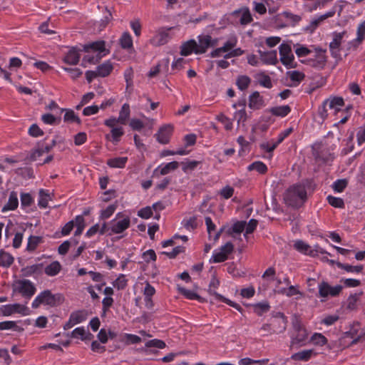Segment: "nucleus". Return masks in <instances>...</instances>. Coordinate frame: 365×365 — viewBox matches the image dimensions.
<instances>
[{"label": "nucleus", "instance_id": "13d9d810", "mask_svg": "<svg viewBox=\"0 0 365 365\" xmlns=\"http://www.w3.org/2000/svg\"><path fill=\"white\" fill-rule=\"evenodd\" d=\"M63 120L65 122L68 123H80V119L75 114L74 111L72 110H66V113L63 116Z\"/></svg>", "mask_w": 365, "mask_h": 365}, {"label": "nucleus", "instance_id": "338daca9", "mask_svg": "<svg viewBox=\"0 0 365 365\" xmlns=\"http://www.w3.org/2000/svg\"><path fill=\"white\" fill-rule=\"evenodd\" d=\"M258 222L255 219H251L248 223L246 222L245 225V233L244 236L247 237L248 234H251L254 232L257 226Z\"/></svg>", "mask_w": 365, "mask_h": 365}, {"label": "nucleus", "instance_id": "0eeeda50", "mask_svg": "<svg viewBox=\"0 0 365 365\" xmlns=\"http://www.w3.org/2000/svg\"><path fill=\"white\" fill-rule=\"evenodd\" d=\"M234 250V245L228 242L220 249L214 250L212 257L210 259V263H219L227 259L228 255Z\"/></svg>", "mask_w": 365, "mask_h": 365}, {"label": "nucleus", "instance_id": "ddd939ff", "mask_svg": "<svg viewBox=\"0 0 365 365\" xmlns=\"http://www.w3.org/2000/svg\"><path fill=\"white\" fill-rule=\"evenodd\" d=\"M294 329L297 333L293 337H292L291 344L292 346H304L307 344L309 335L307 330L299 324L294 325Z\"/></svg>", "mask_w": 365, "mask_h": 365}, {"label": "nucleus", "instance_id": "8fccbe9b", "mask_svg": "<svg viewBox=\"0 0 365 365\" xmlns=\"http://www.w3.org/2000/svg\"><path fill=\"white\" fill-rule=\"evenodd\" d=\"M128 280L125 275L120 274L115 280L113 282V286L118 290L124 289L127 286Z\"/></svg>", "mask_w": 365, "mask_h": 365}, {"label": "nucleus", "instance_id": "20e7f679", "mask_svg": "<svg viewBox=\"0 0 365 365\" xmlns=\"http://www.w3.org/2000/svg\"><path fill=\"white\" fill-rule=\"evenodd\" d=\"M279 60L287 68H292L297 66L294 61L292 47L286 43H282L279 46Z\"/></svg>", "mask_w": 365, "mask_h": 365}, {"label": "nucleus", "instance_id": "dca6fc26", "mask_svg": "<svg viewBox=\"0 0 365 365\" xmlns=\"http://www.w3.org/2000/svg\"><path fill=\"white\" fill-rule=\"evenodd\" d=\"M356 35V38L349 42V48L356 49L365 40V22L358 25Z\"/></svg>", "mask_w": 365, "mask_h": 365}, {"label": "nucleus", "instance_id": "bf43d9fd", "mask_svg": "<svg viewBox=\"0 0 365 365\" xmlns=\"http://www.w3.org/2000/svg\"><path fill=\"white\" fill-rule=\"evenodd\" d=\"M282 15L292 26L298 24L302 19L300 16L288 11L283 12Z\"/></svg>", "mask_w": 365, "mask_h": 365}, {"label": "nucleus", "instance_id": "58836bf2", "mask_svg": "<svg viewBox=\"0 0 365 365\" xmlns=\"http://www.w3.org/2000/svg\"><path fill=\"white\" fill-rule=\"evenodd\" d=\"M122 337L123 338L120 341H125V345L139 344L142 341L140 336L132 334L125 333L122 336Z\"/></svg>", "mask_w": 365, "mask_h": 365}, {"label": "nucleus", "instance_id": "49530a36", "mask_svg": "<svg viewBox=\"0 0 365 365\" xmlns=\"http://www.w3.org/2000/svg\"><path fill=\"white\" fill-rule=\"evenodd\" d=\"M120 43L123 48H130L133 47V39L130 34L128 32L123 34L120 38Z\"/></svg>", "mask_w": 365, "mask_h": 365}, {"label": "nucleus", "instance_id": "ea45409f", "mask_svg": "<svg viewBox=\"0 0 365 365\" xmlns=\"http://www.w3.org/2000/svg\"><path fill=\"white\" fill-rule=\"evenodd\" d=\"M210 292L212 294H213L216 297V299H219V300H220V301H222V302L229 304L230 306L235 308L239 312H242V308L241 307V306L240 304H237V303H235V302H232V301H231V300L224 297L223 296H222L221 294H218V293H217L215 292H212L210 288Z\"/></svg>", "mask_w": 365, "mask_h": 365}, {"label": "nucleus", "instance_id": "f257e3e1", "mask_svg": "<svg viewBox=\"0 0 365 365\" xmlns=\"http://www.w3.org/2000/svg\"><path fill=\"white\" fill-rule=\"evenodd\" d=\"M307 197L306 185L303 183L295 184L290 186L284 195L285 202L292 207L301 205L307 200Z\"/></svg>", "mask_w": 365, "mask_h": 365}, {"label": "nucleus", "instance_id": "2f4dec72", "mask_svg": "<svg viewBox=\"0 0 365 365\" xmlns=\"http://www.w3.org/2000/svg\"><path fill=\"white\" fill-rule=\"evenodd\" d=\"M291 111V108L286 106H275L270 108L269 112L275 116L284 118L287 116Z\"/></svg>", "mask_w": 365, "mask_h": 365}, {"label": "nucleus", "instance_id": "e2e57ef3", "mask_svg": "<svg viewBox=\"0 0 365 365\" xmlns=\"http://www.w3.org/2000/svg\"><path fill=\"white\" fill-rule=\"evenodd\" d=\"M178 290L180 294L185 296L188 299H197L199 296L194 291L185 289L184 287H179Z\"/></svg>", "mask_w": 365, "mask_h": 365}, {"label": "nucleus", "instance_id": "c9c22d12", "mask_svg": "<svg viewBox=\"0 0 365 365\" xmlns=\"http://www.w3.org/2000/svg\"><path fill=\"white\" fill-rule=\"evenodd\" d=\"M294 248L301 253L305 255H312L311 247L302 240H297L294 243Z\"/></svg>", "mask_w": 365, "mask_h": 365}, {"label": "nucleus", "instance_id": "c756f323", "mask_svg": "<svg viewBox=\"0 0 365 365\" xmlns=\"http://www.w3.org/2000/svg\"><path fill=\"white\" fill-rule=\"evenodd\" d=\"M61 270V265L59 262L53 261L48 264L44 269L45 274L49 277L57 275Z\"/></svg>", "mask_w": 365, "mask_h": 365}, {"label": "nucleus", "instance_id": "9d476101", "mask_svg": "<svg viewBox=\"0 0 365 365\" xmlns=\"http://www.w3.org/2000/svg\"><path fill=\"white\" fill-rule=\"evenodd\" d=\"M197 50L195 54L205 53L209 48L217 46V38H212L210 35H199L197 36Z\"/></svg>", "mask_w": 365, "mask_h": 365}, {"label": "nucleus", "instance_id": "de8ad7c7", "mask_svg": "<svg viewBox=\"0 0 365 365\" xmlns=\"http://www.w3.org/2000/svg\"><path fill=\"white\" fill-rule=\"evenodd\" d=\"M91 335L87 333L83 327H79L73 329L71 333V336L75 339H81V340L86 339V335Z\"/></svg>", "mask_w": 365, "mask_h": 365}, {"label": "nucleus", "instance_id": "393cba45", "mask_svg": "<svg viewBox=\"0 0 365 365\" xmlns=\"http://www.w3.org/2000/svg\"><path fill=\"white\" fill-rule=\"evenodd\" d=\"M80 53L77 48H71L63 58L65 63L70 65H76L80 60Z\"/></svg>", "mask_w": 365, "mask_h": 365}, {"label": "nucleus", "instance_id": "37998d69", "mask_svg": "<svg viewBox=\"0 0 365 365\" xmlns=\"http://www.w3.org/2000/svg\"><path fill=\"white\" fill-rule=\"evenodd\" d=\"M251 82V79L249 76L245 75H242L237 77L236 81V85L237 88L241 90L244 91L248 88Z\"/></svg>", "mask_w": 365, "mask_h": 365}, {"label": "nucleus", "instance_id": "f8f14e48", "mask_svg": "<svg viewBox=\"0 0 365 365\" xmlns=\"http://www.w3.org/2000/svg\"><path fill=\"white\" fill-rule=\"evenodd\" d=\"M83 50L86 52H89L90 51L98 52V59H101L109 53V50L106 48V42L104 41H97L85 44Z\"/></svg>", "mask_w": 365, "mask_h": 365}, {"label": "nucleus", "instance_id": "4c0bfd02", "mask_svg": "<svg viewBox=\"0 0 365 365\" xmlns=\"http://www.w3.org/2000/svg\"><path fill=\"white\" fill-rule=\"evenodd\" d=\"M247 170L249 171L256 170L259 174H264L267 171V167L261 161H255L247 167Z\"/></svg>", "mask_w": 365, "mask_h": 365}, {"label": "nucleus", "instance_id": "1a4fd4ad", "mask_svg": "<svg viewBox=\"0 0 365 365\" xmlns=\"http://www.w3.org/2000/svg\"><path fill=\"white\" fill-rule=\"evenodd\" d=\"M346 34L345 31L332 33V41L329 43V47L331 56L334 58H339L341 56V45Z\"/></svg>", "mask_w": 365, "mask_h": 365}, {"label": "nucleus", "instance_id": "774afa93", "mask_svg": "<svg viewBox=\"0 0 365 365\" xmlns=\"http://www.w3.org/2000/svg\"><path fill=\"white\" fill-rule=\"evenodd\" d=\"M29 134L34 138L40 137L43 135V130L36 124H32L29 129Z\"/></svg>", "mask_w": 365, "mask_h": 365}, {"label": "nucleus", "instance_id": "09e8293b", "mask_svg": "<svg viewBox=\"0 0 365 365\" xmlns=\"http://www.w3.org/2000/svg\"><path fill=\"white\" fill-rule=\"evenodd\" d=\"M237 43V38L235 36L230 37L224 44L221 46V50L227 53L234 48Z\"/></svg>", "mask_w": 365, "mask_h": 365}, {"label": "nucleus", "instance_id": "9b49d317", "mask_svg": "<svg viewBox=\"0 0 365 365\" xmlns=\"http://www.w3.org/2000/svg\"><path fill=\"white\" fill-rule=\"evenodd\" d=\"M15 290L21 293L24 297L30 299L36 292L34 284L28 279H23L16 282Z\"/></svg>", "mask_w": 365, "mask_h": 365}, {"label": "nucleus", "instance_id": "680f3d73", "mask_svg": "<svg viewBox=\"0 0 365 365\" xmlns=\"http://www.w3.org/2000/svg\"><path fill=\"white\" fill-rule=\"evenodd\" d=\"M295 46V53L299 58L305 57L312 53V51L304 45L297 44Z\"/></svg>", "mask_w": 365, "mask_h": 365}, {"label": "nucleus", "instance_id": "6e6d98bb", "mask_svg": "<svg viewBox=\"0 0 365 365\" xmlns=\"http://www.w3.org/2000/svg\"><path fill=\"white\" fill-rule=\"evenodd\" d=\"M124 78L126 83V88H131L133 85V70L131 67L126 68L123 73Z\"/></svg>", "mask_w": 365, "mask_h": 365}, {"label": "nucleus", "instance_id": "052dcab7", "mask_svg": "<svg viewBox=\"0 0 365 365\" xmlns=\"http://www.w3.org/2000/svg\"><path fill=\"white\" fill-rule=\"evenodd\" d=\"M279 292L289 297L297 294H302L297 287L293 285H289L287 289H282Z\"/></svg>", "mask_w": 365, "mask_h": 365}, {"label": "nucleus", "instance_id": "cd10ccee", "mask_svg": "<svg viewBox=\"0 0 365 365\" xmlns=\"http://www.w3.org/2000/svg\"><path fill=\"white\" fill-rule=\"evenodd\" d=\"M130 113V106L128 103H124L119 112V115L115 118V122L125 125L128 119Z\"/></svg>", "mask_w": 365, "mask_h": 365}, {"label": "nucleus", "instance_id": "7ed1b4c3", "mask_svg": "<svg viewBox=\"0 0 365 365\" xmlns=\"http://www.w3.org/2000/svg\"><path fill=\"white\" fill-rule=\"evenodd\" d=\"M118 123L115 122V117H110L104 121V125L110 128V133L106 134L105 138L114 144H117L124 135L123 128L122 126H116Z\"/></svg>", "mask_w": 365, "mask_h": 365}, {"label": "nucleus", "instance_id": "bb28decb", "mask_svg": "<svg viewBox=\"0 0 365 365\" xmlns=\"http://www.w3.org/2000/svg\"><path fill=\"white\" fill-rule=\"evenodd\" d=\"M314 354L313 349H306L292 354L291 359L295 361H307Z\"/></svg>", "mask_w": 365, "mask_h": 365}, {"label": "nucleus", "instance_id": "5701e85b", "mask_svg": "<svg viewBox=\"0 0 365 365\" xmlns=\"http://www.w3.org/2000/svg\"><path fill=\"white\" fill-rule=\"evenodd\" d=\"M19 199L17 192H11L7 203L2 207L1 212H6L9 210H14L18 207Z\"/></svg>", "mask_w": 365, "mask_h": 365}, {"label": "nucleus", "instance_id": "4be33fe9", "mask_svg": "<svg viewBox=\"0 0 365 365\" xmlns=\"http://www.w3.org/2000/svg\"><path fill=\"white\" fill-rule=\"evenodd\" d=\"M287 78L291 81L290 86L297 87L304 79L305 75L299 71H289L286 73Z\"/></svg>", "mask_w": 365, "mask_h": 365}, {"label": "nucleus", "instance_id": "473e14b6", "mask_svg": "<svg viewBox=\"0 0 365 365\" xmlns=\"http://www.w3.org/2000/svg\"><path fill=\"white\" fill-rule=\"evenodd\" d=\"M277 146V144H276L274 140L262 142L259 144L260 149L268 153L267 158L269 159L272 158V152Z\"/></svg>", "mask_w": 365, "mask_h": 365}, {"label": "nucleus", "instance_id": "a211bd4d", "mask_svg": "<svg viewBox=\"0 0 365 365\" xmlns=\"http://www.w3.org/2000/svg\"><path fill=\"white\" fill-rule=\"evenodd\" d=\"M173 126L170 124L161 127L156 134L157 140L161 144H167L172 135Z\"/></svg>", "mask_w": 365, "mask_h": 365}, {"label": "nucleus", "instance_id": "a878e982", "mask_svg": "<svg viewBox=\"0 0 365 365\" xmlns=\"http://www.w3.org/2000/svg\"><path fill=\"white\" fill-rule=\"evenodd\" d=\"M197 48L196 41L194 39L189 40L182 44L180 47V54L182 56H187L190 55L192 53H195Z\"/></svg>", "mask_w": 365, "mask_h": 365}, {"label": "nucleus", "instance_id": "a18cd8bd", "mask_svg": "<svg viewBox=\"0 0 365 365\" xmlns=\"http://www.w3.org/2000/svg\"><path fill=\"white\" fill-rule=\"evenodd\" d=\"M337 267L344 269L347 272L360 273L363 269V265L352 266L348 264L337 263Z\"/></svg>", "mask_w": 365, "mask_h": 365}, {"label": "nucleus", "instance_id": "3c124183", "mask_svg": "<svg viewBox=\"0 0 365 365\" xmlns=\"http://www.w3.org/2000/svg\"><path fill=\"white\" fill-rule=\"evenodd\" d=\"M51 150V146H49L48 145H42L41 147L38 148L36 149L33 153L31 154V159L33 160H36L37 158L44 153H47L50 152Z\"/></svg>", "mask_w": 365, "mask_h": 365}, {"label": "nucleus", "instance_id": "aec40b11", "mask_svg": "<svg viewBox=\"0 0 365 365\" xmlns=\"http://www.w3.org/2000/svg\"><path fill=\"white\" fill-rule=\"evenodd\" d=\"M260 59L265 64L276 65L278 63L277 53L276 50L262 51H259Z\"/></svg>", "mask_w": 365, "mask_h": 365}, {"label": "nucleus", "instance_id": "39448f33", "mask_svg": "<svg viewBox=\"0 0 365 365\" xmlns=\"http://www.w3.org/2000/svg\"><path fill=\"white\" fill-rule=\"evenodd\" d=\"M122 216V213L118 212L116 214L115 217L109 222L110 234H120L130 227V217L126 216L120 218Z\"/></svg>", "mask_w": 365, "mask_h": 365}, {"label": "nucleus", "instance_id": "a19ab883", "mask_svg": "<svg viewBox=\"0 0 365 365\" xmlns=\"http://www.w3.org/2000/svg\"><path fill=\"white\" fill-rule=\"evenodd\" d=\"M310 342L314 345L322 346L327 344V339L321 333H314L310 338Z\"/></svg>", "mask_w": 365, "mask_h": 365}, {"label": "nucleus", "instance_id": "6e6552de", "mask_svg": "<svg viewBox=\"0 0 365 365\" xmlns=\"http://www.w3.org/2000/svg\"><path fill=\"white\" fill-rule=\"evenodd\" d=\"M176 27H161L158 29L150 39V43L154 46H162L166 44L172 38L170 31Z\"/></svg>", "mask_w": 365, "mask_h": 365}, {"label": "nucleus", "instance_id": "2eb2a0df", "mask_svg": "<svg viewBox=\"0 0 365 365\" xmlns=\"http://www.w3.org/2000/svg\"><path fill=\"white\" fill-rule=\"evenodd\" d=\"M314 50V58L309 59L308 63L313 67L322 68L324 67L327 62L326 50L320 48H315Z\"/></svg>", "mask_w": 365, "mask_h": 365}, {"label": "nucleus", "instance_id": "e433bc0d", "mask_svg": "<svg viewBox=\"0 0 365 365\" xmlns=\"http://www.w3.org/2000/svg\"><path fill=\"white\" fill-rule=\"evenodd\" d=\"M14 262L13 256L4 250L0 251V266L9 267Z\"/></svg>", "mask_w": 365, "mask_h": 365}, {"label": "nucleus", "instance_id": "c85d7f7f", "mask_svg": "<svg viewBox=\"0 0 365 365\" xmlns=\"http://www.w3.org/2000/svg\"><path fill=\"white\" fill-rule=\"evenodd\" d=\"M113 66L110 61H105L96 68L97 74L100 77L108 76L113 71Z\"/></svg>", "mask_w": 365, "mask_h": 365}, {"label": "nucleus", "instance_id": "0e129e2a", "mask_svg": "<svg viewBox=\"0 0 365 365\" xmlns=\"http://www.w3.org/2000/svg\"><path fill=\"white\" fill-rule=\"evenodd\" d=\"M347 185V181L345 179L337 180L334 182L332 188L335 192H341Z\"/></svg>", "mask_w": 365, "mask_h": 365}, {"label": "nucleus", "instance_id": "864d4df0", "mask_svg": "<svg viewBox=\"0 0 365 365\" xmlns=\"http://www.w3.org/2000/svg\"><path fill=\"white\" fill-rule=\"evenodd\" d=\"M182 225L187 230L192 231L197 227V218L193 216L188 219H184Z\"/></svg>", "mask_w": 365, "mask_h": 365}, {"label": "nucleus", "instance_id": "5fc2aeb1", "mask_svg": "<svg viewBox=\"0 0 365 365\" xmlns=\"http://www.w3.org/2000/svg\"><path fill=\"white\" fill-rule=\"evenodd\" d=\"M245 225L246 222L245 221H237L235 223L233 224L232 227L229 230L230 234H240L244 230H245Z\"/></svg>", "mask_w": 365, "mask_h": 365}, {"label": "nucleus", "instance_id": "4468645a", "mask_svg": "<svg viewBox=\"0 0 365 365\" xmlns=\"http://www.w3.org/2000/svg\"><path fill=\"white\" fill-rule=\"evenodd\" d=\"M272 325V331L275 334H280L285 331L287 328V319L282 312H277L273 315L271 322Z\"/></svg>", "mask_w": 365, "mask_h": 365}, {"label": "nucleus", "instance_id": "f3484780", "mask_svg": "<svg viewBox=\"0 0 365 365\" xmlns=\"http://www.w3.org/2000/svg\"><path fill=\"white\" fill-rule=\"evenodd\" d=\"M3 312L4 315H11L14 313H19L23 316H26L29 314V310L25 305L14 304L4 306Z\"/></svg>", "mask_w": 365, "mask_h": 365}, {"label": "nucleus", "instance_id": "b1692460", "mask_svg": "<svg viewBox=\"0 0 365 365\" xmlns=\"http://www.w3.org/2000/svg\"><path fill=\"white\" fill-rule=\"evenodd\" d=\"M325 104H327L330 109H333L335 112H338L341 110L344 105V101L341 97L334 96L326 99Z\"/></svg>", "mask_w": 365, "mask_h": 365}, {"label": "nucleus", "instance_id": "412c9836", "mask_svg": "<svg viewBox=\"0 0 365 365\" xmlns=\"http://www.w3.org/2000/svg\"><path fill=\"white\" fill-rule=\"evenodd\" d=\"M264 106L263 97L258 91L253 92L249 97V107L253 110H258Z\"/></svg>", "mask_w": 365, "mask_h": 365}, {"label": "nucleus", "instance_id": "4d7b16f0", "mask_svg": "<svg viewBox=\"0 0 365 365\" xmlns=\"http://www.w3.org/2000/svg\"><path fill=\"white\" fill-rule=\"evenodd\" d=\"M327 200L329 204L334 207L342 208L344 206V200L340 197L328 195Z\"/></svg>", "mask_w": 365, "mask_h": 365}, {"label": "nucleus", "instance_id": "79ce46f5", "mask_svg": "<svg viewBox=\"0 0 365 365\" xmlns=\"http://www.w3.org/2000/svg\"><path fill=\"white\" fill-rule=\"evenodd\" d=\"M38 205L41 208H46L48 206L50 200V195L48 191L43 189L40 190L38 195Z\"/></svg>", "mask_w": 365, "mask_h": 365}, {"label": "nucleus", "instance_id": "f03ea898", "mask_svg": "<svg viewBox=\"0 0 365 365\" xmlns=\"http://www.w3.org/2000/svg\"><path fill=\"white\" fill-rule=\"evenodd\" d=\"M63 301V297L60 294H53L48 289L39 293L34 299L31 307L34 309L38 308L40 305L56 307Z\"/></svg>", "mask_w": 365, "mask_h": 365}, {"label": "nucleus", "instance_id": "69168bd1", "mask_svg": "<svg viewBox=\"0 0 365 365\" xmlns=\"http://www.w3.org/2000/svg\"><path fill=\"white\" fill-rule=\"evenodd\" d=\"M115 209V205H110L105 210L101 211L100 216L101 218L103 220L109 218L114 213Z\"/></svg>", "mask_w": 365, "mask_h": 365}, {"label": "nucleus", "instance_id": "f704fd0d", "mask_svg": "<svg viewBox=\"0 0 365 365\" xmlns=\"http://www.w3.org/2000/svg\"><path fill=\"white\" fill-rule=\"evenodd\" d=\"M253 307L254 312L258 316H262L263 314L267 313L270 306L267 302H262L251 305Z\"/></svg>", "mask_w": 365, "mask_h": 365}, {"label": "nucleus", "instance_id": "7c9ffc66", "mask_svg": "<svg viewBox=\"0 0 365 365\" xmlns=\"http://www.w3.org/2000/svg\"><path fill=\"white\" fill-rule=\"evenodd\" d=\"M255 78L257 83L262 87L266 88H271L272 87V83L271 81V78L264 73V72H260L255 76Z\"/></svg>", "mask_w": 365, "mask_h": 365}, {"label": "nucleus", "instance_id": "423d86ee", "mask_svg": "<svg viewBox=\"0 0 365 365\" xmlns=\"http://www.w3.org/2000/svg\"><path fill=\"white\" fill-rule=\"evenodd\" d=\"M341 285L331 286L327 282L322 281L318 285L319 297L322 298V302L329 297H334L338 296L342 290Z\"/></svg>", "mask_w": 365, "mask_h": 365}, {"label": "nucleus", "instance_id": "6ab92c4d", "mask_svg": "<svg viewBox=\"0 0 365 365\" xmlns=\"http://www.w3.org/2000/svg\"><path fill=\"white\" fill-rule=\"evenodd\" d=\"M179 166L177 161H173L165 165H160L153 171V176H157L159 173L160 175H165L171 171L175 170Z\"/></svg>", "mask_w": 365, "mask_h": 365}, {"label": "nucleus", "instance_id": "c03bdc74", "mask_svg": "<svg viewBox=\"0 0 365 365\" xmlns=\"http://www.w3.org/2000/svg\"><path fill=\"white\" fill-rule=\"evenodd\" d=\"M41 241L42 239L41 237L31 235L28 239L26 250L29 252L34 251Z\"/></svg>", "mask_w": 365, "mask_h": 365}, {"label": "nucleus", "instance_id": "72a5a7b5", "mask_svg": "<svg viewBox=\"0 0 365 365\" xmlns=\"http://www.w3.org/2000/svg\"><path fill=\"white\" fill-rule=\"evenodd\" d=\"M128 161L127 157H118L109 159L107 165L110 168H123Z\"/></svg>", "mask_w": 365, "mask_h": 365}, {"label": "nucleus", "instance_id": "603ef678", "mask_svg": "<svg viewBox=\"0 0 365 365\" xmlns=\"http://www.w3.org/2000/svg\"><path fill=\"white\" fill-rule=\"evenodd\" d=\"M86 314L83 311H77L71 314L70 318L76 324L81 323L86 319Z\"/></svg>", "mask_w": 365, "mask_h": 365}]
</instances>
